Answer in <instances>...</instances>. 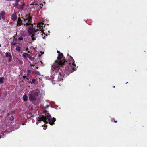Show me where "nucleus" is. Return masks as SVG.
<instances>
[{
    "instance_id": "nucleus-10",
    "label": "nucleus",
    "mask_w": 147,
    "mask_h": 147,
    "mask_svg": "<svg viewBox=\"0 0 147 147\" xmlns=\"http://www.w3.org/2000/svg\"><path fill=\"white\" fill-rule=\"evenodd\" d=\"M5 56L6 57H11L12 56L11 53H9L8 52L6 53Z\"/></svg>"
},
{
    "instance_id": "nucleus-7",
    "label": "nucleus",
    "mask_w": 147,
    "mask_h": 147,
    "mask_svg": "<svg viewBox=\"0 0 147 147\" xmlns=\"http://www.w3.org/2000/svg\"><path fill=\"white\" fill-rule=\"evenodd\" d=\"M17 38H15V37L13 38V41L11 42L12 45H14L17 43Z\"/></svg>"
},
{
    "instance_id": "nucleus-1",
    "label": "nucleus",
    "mask_w": 147,
    "mask_h": 147,
    "mask_svg": "<svg viewBox=\"0 0 147 147\" xmlns=\"http://www.w3.org/2000/svg\"><path fill=\"white\" fill-rule=\"evenodd\" d=\"M17 23L18 24L20 25L22 24L25 25H32V27L28 28V33L29 36H30L33 41L35 40L37 37L42 35L43 33V27H45L44 23L42 22L39 23L36 27L33 28L32 17L30 16L26 15L24 18L22 17L21 18H18Z\"/></svg>"
},
{
    "instance_id": "nucleus-3",
    "label": "nucleus",
    "mask_w": 147,
    "mask_h": 147,
    "mask_svg": "<svg viewBox=\"0 0 147 147\" xmlns=\"http://www.w3.org/2000/svg\"><path fill=\"white\" fill-rule=\"evenodd\" d=\"M36 120L38 121H42L46 124L49 123L51 125H53L56 121L54 117L52 118L50 114L48 113L46 114L45 116L42 115L36 117Z\"/></svg>"
},
{
    "instance_id": "nucleus-20",
    "label": "nucleus",
    "mask_w": 147,
    "mask_h": 147,
    "mask_svg": "<svg viewBox=\"0 0 147 147\" xmlns=\"http://www.w3.org/2000/svg\"><path fill=\"white\" fill-rule=\"evenodd\" d=\"M31 60H33L34 59V58L33 57H31V58L30 57V58H29Z\"/></svg>"
},
{
    "instance_id": "nucleus-5",
    "label": "nucleus",
    "mask_w": 147,
    "mask_h": 147,
    "mask_svg": "<svg viewBox=\"0 0 147 147\" xmlns=\"http://www.w3.org/2000/svg\"><path fill=\"white\" fill-rule=\"evenodd\" d=\"M58 70L57 69V70L56 71H54L53 72H54V73H52L51 72L53 71V70H52V69H51V75H52V76H50V77H49L48 78H47V79L49 80H53V79H54L55 78V75H54V76H53V75L55 74V72L56 73V72H59V75L58 77V80L59 81L62 80H63V77H64V74L63 73H61V69H60L59 67L58 68Z\"/></svg>"
},
{
    "instance_id": "nucleus-27",
    "label": "nucleus",
    "mask_w": 147,
    "mask_h": 147,
    "mask_svg": "<svg viewBox=\"0 0 147 147\" xmlns=\"http://www.w3.org/2000/svg\"><path fill=\"white\" fill-rule=\"evenodd\" d=\"M2 17V16L0 15V20L1 19Z\"/></svg>"
},
{
    "instance_id": "nucleus-13",
    "label": "nucleus",
    "mask_w": 147,
    "mask_h": 147,
    "mask_svg": "<svg viewBox=\"0 0 147 147\" xmlns=\"http://www.w3.org/2000/svg\"><path fill=\"white\" fill-rule=\"evenodd\" d=\"M16 50L18 51H20V47H17L16 48Z\"/></svg>"
},
{
    "instance_id": "nucleus-24",
    "label": "nucleus",
    "mask_w": 147,
    "mask_h": 147,
    "mask_svg": "<svg viewBox=\"0 0 147 147\" xmlns=\"http://www.w3.org/2000/svg\"><path fill=\"white\" fill-rule=\"evenodd\" d=\"M19 63L20 64H22V63H23V62L22 61H19Z\"/></svg>"
},
{
    "instance_id": "nucleus-31",
    "label": "nucleus",
    "mask_w": 147,
    "mask_h": 147,
    "mask_svg": "<svg viewBox=\"0 0 147 147\" xmlns=\"http://www.w3.org/2000/svg\"><path fill=\"white\" fill-rule=\"evenodd\" d=\"M1 138V136L0 135V138Z\"/></svg>"
},
{
    "instance_id": "nucleus-21",
    "label": "nucleus",
    "mask_w": 147,
    "mask_h": 147,
    "mask_svg": "<svg viewBox=\"0 0 147 147\" xmlns=\"http://www.w3.org/2000/svg\"><path fill=\"white\" fill-rule=\"evenodd\" d=\"M49 105H46V106L45 107V108H48L49 107Z\"/></svg>"
},
{
    "instance_id": "nucleus-17",
    "label": "nucleus",
    "mask_w": 147,
    "mask_h": 147,
    "mask_svg": "<svg viewBox=\"0 0 147 147\" xmlns=\"http://www.w3.org/2000/svg\"><path fill=\"white\" fill-rule=\"evenodd\" d=\"M28 115H29L30 117H32L33 116V115L31 113H29L28 114Z\"/></svg>"
},
{
    "instance_id": "nucleus-14",
    "label": "nucleus",
    "mask_w": 147,
    "mask_h": 147,
    "mask_svg": "<svg viewBox=\"0 0 147 147\" xmlns=\"http://www.w3.org/2000/svg\"><path fill=\"white\" fill-rule=\"evenodd\" d=\"M23 5H18V7H19L21 10H22L23 9L22 6Z\"/></svg>"
},
{
    "instance_id": "nucleus-16",
    "label": "nucleus",
    "mask_w": 147,
    "mask_h": 147,
    "mask_svg": "<svg viewBox=\"0 0 147 147\" xmlns=\"http://www.w3.org/2000/svg\"><path fill=\"white\" fill-rule=\"evenodd\" d=\"M10 119L11 121H13L14 120V117L13 116H11L10 118Z\"/></svg>"
},
{
    "instance_id": "nucleus-6",
    "label": "nucleus",
    "mask_w": 147,
    "mask_h": 147,
    "mask_svg": "<svg viewBox=\"0 0 147 147\" xmlns=\"http://www.w3.org/2000/svg\"><path fill=\"white\" fill-rule=\"evenodd\" d=\"M22 56L25 58H26L27 57L28 58H30V57L31 58V56H30V55L26 53H23L22 55Z\"/></svg>"
},
{
    "instance_id": "nucleus-28",
    "label": "nucleus",
    "mask_w": 147,
    "mask_h": 147,
    "mask_svg": "<svg viewBox=\"0 0 147 147\" xmlns=\"http://www.w3.org/2000/svg\"><path fill=\"white\" fill-rule=\"evenodd\" d=\"M36 123L37 125H38V122H37Z\"/></svg>"
},
{
    "instance_id": "nucleus-9",
    "label": "nucleus",
    "mask_w": 147,
    "mask_h": 147,
    "mask_svg": "<svg viewBox=\"0 0 147 147\" xmlns=\"http://www.w3.org/2000/svg\"><path fill=\"white\" fill-rule=\"evenodd\" d=\"M27 98L28 97L26 94L23 96V98L24 101H26L27 100Z\"/></svg>"
},
{
    "instance_id": "nucleus-26",
    "label": "nucleus",
    "mask_w": 147,
    "mask_h": 147,
    "mask_svg": "<svg viewBox=\"0 0 147 147\" xmlns=\"http://www.w3.org/2000/svg\"><path fill=\"white\" fill-rule=\"evenodd\" d=\"M31 49H32L33 50H34V48H33V47H31Z\"/></svg>"
},
{
    "instance_id": "nucleus-23",
    "label": "nucleus",
    "mask_w": 147,
    "mask_h": 147,
    "mask_svg": "<svg viewBox=\"0 0 147 147\" xmlns=\"http://www.w3.org/2000/svg\"><path fill=\"white\" fill-rule=\"evenodd\" d=\"M9 59L8 61L9 62H10L11 61V60L12 57H9Z\"/></svg>"
},
{
    "instance_id": "nucleus-25",
    "label": "nucleus",
    "mask_w": 147,
    "mask_h": 147,
    "mask_svg": "<svg viewBox=\"0 0 147 147\" xmlns=\"http://www.w3.org/2000/svg\"><path fill=\"white\" fill-rule=\"evenodd\" d=\"M30 65V66H32H32H34V65L33 64H31Z\"/></svg>"
},
{
    "instance_id": "nucleus-22",
    "label": "nucleus",
    "mask_w": 147,
    "mask_h": 147,
    "mask_svg": "<svg viewBox=\"0 0 147 147\" xmlns=\"http://www.w3.org/2000/svg\"><path fill=\"white\" fill-rule=\"evenodd\" d=\"M28 48H26V51H28V53H30V51H28Z\"/></svg>"
},
{
    "instance_id": "nucleus-19",
    "label": "nucleus",
    "mask_w": 147,
    "mask_h": 147,
    "mask_svg": "<svg viewBox=\"0 0 147 147\" xmlns=\"http://www.w3.org/2000/svg\"><path fill=\"white\" fill-rule=\"evenodd\" d=\"M23 38L22 37H20L18 39V40H23Z\"/></svg>"
},
{
    "instance_id": "nucleus-2",
    "label": "nucleus",
    "mask_w": 147,
    "mask_h": 147,
    "mask_svg": "<svg viewBox=\"0 0 147 147\" xmlns=\"http://www.w3.org/2000/svg\"><path fill=\"white\" fill-rule=\"evenodd\" d=\"M57 52L59 53L58 56L57 57V60L55 61V63L52 66V69L53 71L51 72L52 73H53L54 71H56L57 69L59 67L63 65H65L67 64V65L65 67V72L67 75H68L70 73H72L74 71L76 70L75 68L76 67V65L74 63V61L72 57L71 56H69V62L65 61L64 60H61L63 57V54L60 53L58 51Z\"/></svg>"
},
{
    "instance_id": "nucleus-30",
    "label": "nucleus",
    "mask_w": 147,
    "mask_h": 147,
    "mask_svg": "<svg viewBox=\"0 0 147 147\" xmlns=\"http://www.w3.org/2000/svg\"><path fill=\"white\" fill-rule=\"evenodd\" d=\"M114 122H115V123H117V121H114Z\"/></svg>"
},
{
    "instance_id": "nucleus-29",
    "label": "nucleus",
    "mask_w": 147,
    "mask_h": 147,
    "mask_svg": "<svg viewBox=\"0 0 147 147\" xmlns=\"http://www.w3.org/2000/svg\"><path fill=\"white\" fill-rule=\"evenodd\" d=\"M43 129H44V130H45V129H46V128H45V127H44V128H43Z\"/></svg>"
},
{
    "instance_id": "nucleus-12",
    "label": "nucleus",
    "mask_w": 147,
    "mask_h": 147,
    "mask_svg": "<svg viewBox=\"0 0 147 147\" xmlns=\"http://www.w3.org/2000/svg\"><path fill=\"white\" fill-rule=\"evenodd\" d=\"M5 14V12L3 11H2V12H1L0 13V15L1 16H2V18H3V16Z\"/></svg>"
},
{
    "instance_id": "nucleus-32",
    "label": "nucleus",
    "mask_w": 147,
    "mask_h": 147,
    "mask_svg": "<svg viewBox=\"0 0 147 147\" xmlns=\"http://www.w3.org/2000/svg\"><path fill=\"white\" fill-rule=\"evenodd\" d=\"M40 63H41L42 64V62L41 61H40Z\"/></svg>"
},
{
    "instance_id": "nucleus-18",
    "label": "nucleus",
    "mask_w": 147,
    "mask_h": 147,
    "mask_svg": "<svg viewBox=\"0 0 147 147\" xmlns=\"http://www.w3.org/2000/svg\"><path fill=\"white\" fill-rule=\"evenodd\" d=\"M43 5L42 4H40V5L39 6V8H40V9H41L42 8V7Z\"/></svg>"
},
{
    "instance_id": "nucleus-11",
    "label": "nucleus",
    "mask_w": 147,
    "mask_h": 147,
    "mask_svg": "<svg viewBox=\"0 0 147 147\" xmlns=\"http://www.w3.org/2000/svg\"><path fill=\"white\" fill-rule=\"evenodd\" d=\"M4 78L0 77V83H2L3 82Z\"/></svg>"
},
{
    "instance_id": "nucleus-4",
    "label": "nucleus",
    "mask_w": 147,
    "mask_h": 147,
    "mask_svg": "<svg viewBox=\"0 0 147 147\" xmlns=\"http://www.w3.org/2000/svg\"><path fill=\"white\" fill-rule=\"evenodd\" d=\"M42 91L39 90L37 89L30 91L29 93V99L30 100L34 101L36 99V97L39 95L41 97L42 94V92L41 93Z\"/></svg>"
},
{
    "instance_id": "nucleus-8",
    "label": "nucleus",
    "mask_w": 147,
    "mask_h": 147,
    "mask_svg": "<svg viewBox=\"0 0 147 147\" xmlns=\"http://www.w3.org/2000/svg\"><path fill=\"white\" fill-rule=\"evenodd\" d=\"M11 18L12 20H15L17 19V16L16 14H13L11 16Z\"/></svg>"
},
{
    "instance_id": "nucleus-15",
    "label": "nucleus",
    "mask_w": 147,
    "mask_h": 147,
    "mask_svg": "<svg viewBox=\"0 0 147 147\" xmlns=\"http://www.w3.org/2000/svg\"><path fill=\"white\" fill-rule=\"evenodd\" d=\"M35 81V79H33L30 82V83L31 84H32L34 83Z\"/></svg>"
}]
</instances>
